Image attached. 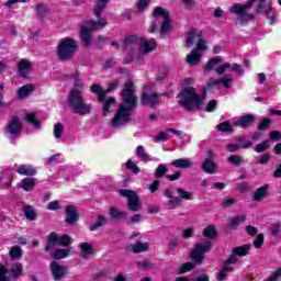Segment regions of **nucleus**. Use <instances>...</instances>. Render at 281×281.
Masks as SVG:
<instances>
[{"instance_id":"obj_41","label":"nucleus","mask_w":281,"mask_h":281,"mask_svg":"<svg viewBox=\"0 0 281 281\" xmlns=\"http://www.w3.org/2000/svg\"><path fill=\"white\" fill-rule=\"evenodd\" d=\"M228 164H232V166H243L245 165V158L243 156L232 155L228 157Z\"/></svg>"},{"instance_id":"obj_55","label":"nucleus","mask_w":281,"mask_h":281,"mask_svg":"<svg viewBox=\"0 0 281 281\" xmlns=\"http://www.w3.org/2000/svg\"><path fill=\"white\" fill-rule=\"evenodd\" d=\"M25 122L32 124L33 126H36V114L34 112L26 113Z\"/></svg>"},{"instance_id":"obj_51","label":"nucleus","mask_w":281,"mask_h":281,"mask_svg":"<svg viewBox=\"0 0 281 281\" xmlns=\"http://www.w3.org/2000/svg\"><path fill=\"white\" fill-rule=\"evenodd\" d=\"M217 130L221 133H232L234 130L232 128V124L229 122H223L217 125Z\"/></svg>"},{"instance_id":"obj_56","label":"nucleus","mask_w":281,"mask_h":281,"mask_svg":"<svg viewBox=\"0 0 281 281\" xmlns=\"http://www.w3.org/2000/svg\"><path fill=\"white\" fill-rule=\"evenodd\" d=\"M238 255L236 254H232L226 261H224V265L227 266V265H238Z\"/></svg>"},{"instance_id":"obj_19","label":"nucleus","mask_w":281,"mask_h":281,"mask_svg":"<svg viewBox=\"0 0 281 281\" xmlns=\"http://www.w3.org/2000/svg\"><path fill=\"white\" fill-rule=\"evenodd\" d=\"M142 104L144 106H149V109L157 106V104H159V94L144 93L142 97Z\"/></svg>"},{"instance_id":"obj_2","label":"nucleus","mask_w":281,"mask_h":281,"mask_svg":"<svg viewBox=\"0 0 281 281\" xmlns=\"http://www.w3.org/2000/svg\"><path fill=\"white\" fill-rule=\"evenodd\" d=\"M201 36L202 32L199 30L191 29L189 31L186 47H192V45L196 43V48L187 55V63L189 65H199V63H201V52H205L207 49V43H205V40L201 38Z\"/></svg>"},{"instance_id":"obj_18","label":"nucleus","mask_w":281,"mask_h":281,"mask_svg":"<svg viewBox=\"0 0 281 281\" xmlns=\"http://www.w3.org/2000/svg\"><path fill=\"white\" fill-rule=\"evenodd\" d=\"M32 71V61L30 59L22 58L18 63V75L20 78H27V75Z\"/></svg>"},{"instance_id":"obj_35","label":"nucleus","mask_w":281,"mask_h":281,"mask_svg":"<svg viewBox=\"0 0 281 281\" xmlns=\"http://www.w3.org/2000/svg\"><path fill=\"white\" fill-rule=\"evenodd\" d=\"M65 133V125L63 123L58 122L53 127V135L55 139H61L63 135Z\"/></svg>"},{"instance_id":"obj_9","label":"nucleus","mask_w":281,"mask_h":281,"mask_svg":"<svg viewBox=\"0 0 281 281\" xmlns=\"http://www.w3.org/2000/svg\"><path fill=\"white\" fill-rule=\"evenodd\" d=\"M232 67V64L224 63L221 56H215L209 60V63L203 67L204 74H210L211 71H215L218 76H223L227 69Z\"/></svg>"},{"instance_id":"obj_20","label":"nucleus","mask_w":281,"mask_h":281,"mask_svg":"<svg viewBox=\"0 0 281 281\" xmlns=\"http://www.w3.org/2000/svg\"><path fill=\"white\" fill-rule=\"evenodd\" d=\"M36 90V87L34 85H25L18 89L16 97L19 100H25V98H30Z\"/></svg>"},{"instance_id":"obj_12","label":"nucleus","mask_w":281,"mask_h":281,"mask_svg":"<svg viewBox=\"0 0 281 281\" xmlns=\"http://www.w3.org/2000/svg\"><path fill=\"white\" fill-rule=\"evenodd\" d=\"M154 16L155 19H162V23L160 26V33L161 34H168L170 30H172V24L170 23V13L161 7H158L154 10Z\"/></svg>"},{"instance_id":"obj_30","label":"nucleus","mask_w":281,"mask_h":281,"mask_svg":"<svg viewBox=\"0 0 281 281\" xmlns=\"http://www.w3.org/2000/svg\"><path fill=\"white\" fill-rule=\"evenodd\" d=\"M136 157H138V159H140V161H144L145 164H147V161H151L150 155L146 153V149L143 145H138L136 147Z\"/></svg>"},{"instance_id":"obj_34","label":"nucleus","mask_w":281,"mask_h":281,"mask_svg":"<svg viewBox=\"0 0 281 281\" xmlns=\"http://www.w3.org/2000/svg\"><path fill=\"white\" fill-rule=\"evenodd\" d=\"M106 221H108L106 216L98 215L97 222L91 224L89 227L90 232H95V229L100 227H104V225H106Z\"/></svg>"},{"instance_id":"obj_49","label":"nucleus","mask_w":281,"mask_h":281,"mask_svg":"<svg viewBox=\"0 0 281 281\" xmlns=\"http://www.w3.org/2000/svg\"><path fill=\"white\" fill-rule=\"evenodd\" d=\"M256 159H257V164L265 166L269 164V161L271 160V154L265 153L263 155L256 157Z\"/></svg>"},{"instance_id":"obj_44","label":"nucleus","mask_w":281,"mask_h":281,"mask_svg":"<svg viewBox=\"0 0 281 281\" xmlns=\"http://www.w3.org/2000/svg\"><path fill=\"white\" fill-rule=\"evenodd\" d=\"M168 170L169 169L166 167V165H158L154 172V177H156V179H161V177H164Z\"/></svg>"},{"instance_id":"obj_21","label":"nucleus","mask_w":281,"mask_h":281,"mask_svg":"<svg viewBox=\"0 0 281 281\" xmlns=\"http://www.w3.org/2000/svg\"><path fill=\"white\" fill-rule=\"evenodd\" d=\"M76 254V249L74 247L66 248V249H57L52 255L54 260H63L64 258H69V256H74Z\"/></svg>"},{"instance_id":"obj_14","label":"nucleus","mask_w":281,"mask_h":281,"mask_svg":"<svg viewBox=\"0 0 281 281\" xmlns=\"http://www.w3.org/2000/svg\"><path fill=\"white\" fill-rule=\"evenodd\" d=\"M257 12L259 14H265V16L270 20V25H273V23H276V14H273L270 0H259V3L257 5Z\"/></svg>"},{"instance_id":"obj_15","label":"nucleus","mask_w":281,"mask_h":281,"mask_svg":"<svg viewBox=\"0 0 281 281\" xmlns=\"http://www.w3.org/2000/svg\"><path fill=\"white\" fill-rule=\"evenodd\" d=\"M21 131H23V122H21V119L18 115L11 116L7 127L9 135H12V137H19V135H21Z\"/></svg>"},{"instance_id":"obj_27","label":"nucleus","mask_w":281,"mask_h":281,"mask_svg":"<svg viewBox=\"0 0 281 281\" xmlns=\"http://www.w3.org/2000/svg\"><path fill=\"white\" fill-rule=\"evenodd\" d=\"M254 120H256V116L254 115L241 116L238 121L234 123V125L247 128L248 126H251V124H254Z\"/></svg>"},{"instance_id":"obj_48","label":"nucleus","mask_w":281,"mask_h":281,"mask_svg":"<svg viewBox=\"0 0 281 281\" xmlns=\"http://www.w3.org/2000/svg\"><path fill=\"white\" fill-rule=\"evenodd\" d=\"M23 266L19 262L11 267V273L14 279L19 278L22 273Z\"/></svg>"},{"instance_id":"obj_54","label":"nucleus","mask_w":281,"mask_h":281,"mask_svg":"<svg viewBox=\"0 0 281 281\" xmlns=\"http://www.w3.org/2000/svg\"><path fill=\"white\" fill-rule=\"evenodd\" d=\"M207 89H218L221 87V79L211 78L206 83Z\"/></svg>"},{"instance_id":"obj_22","label":"nucleus","mask_w":281,"mask_h":281,"mask_svg":"<svg viewBox=\"0 0 281 281\" xmlns=\"http://www.w3.org/2000/svg\"><path fill=\"white\" fill-rule=\"evenodd\" d=\"M78 221V210L74 205L66 207V223L68 225H74Z\"/></svg>"},{"instance_id":"obj_23","label":"nucleus","mask_w":281,"mask_h":281,"mask_svg":"<svg viewBox=\"0 0 281 281\" xmlns=\"http://www.w3.org/2000/svg\"><path fill=\"white\" fill-rule=\"evenodd\" d=\"M202 170L206 172L207 175H216L218 172V167L216 166V162H214L212 159L207 158L202 164Z\"/></svg>"},{"instance_id":"obj_10","label":"nucleus","mask_w":281,"mask_h":281,"mask_svg":"<svg viewBox=\"0 0 281 281\" xmlns=\"http://www.w3.org/2000/svg\"><path fill=\"white\" fill-rule=\"evenodd\" d=\"M255 2L256 0H248L245 4H234L231 8V12H233V14H237V20L241 25L245 21L254 19V14H249L247 11Z\"/></svg>"},{"instance_id":"obj_37","label":"nucleus","mask_w":281,"mask_h":281,"mask_svg":"<svg viewBox=\"0 0 281 281\" xmlns=\"http://www.w3.org/2000/svg\"><path fill=\"white\" fill-rule=\"evenodd\" d=\"M90 91H91V93H95V95L99 97V99H98L99 101H100L101 95H103V98H106V90H104L102 88V86H100L98 83L92 85L90 87Z\"/></svg>"},{"instance_id":"obj_4","label":"nucleus","mask_w":281,"mask_h":281,"mask_svg":"<svg viewBox=\"0 0 281 281\" xmlns=\"http://www.w3.org/2000/svg\"><path fill=\"white\" fill-rule=\"evenodd\" d=\"M68 104L77 115H89L91 113V104L85 102L80 91L71 90L68 95Z\"/></svg>"},{"instance_id":"obj_40","label":"nucleus","mask_w":281,"mask_h":281,"mask_svg":"<svg viewBox=\"0 0 281 281\" xmlns=\"http://www.w3.org/2000/svg\"><path fill=\"white\" fill-rule=\"evenodd\" d=\"M267 196V187H260L254 193V201H262Z\"/></svg>"},{"instance_id":"obj_58","label":"nucleus","mask_w":281,"mask_h":281,"mask_svg":"<svg viewBox=\"0 0 281 281\" xmlns=\"http://www.w3.org/2000/svg\"><path fill=\"white\" fill-rule=\"evenodd\" d=\"M160 186H161V181L155 180L154 182H151V183L148 186V190H149V192H151L153 194H155V192L159 190V187H160Z\"/></svg>"},{"instance_id":"obj_59","label":"nucleus","mask_w":281,"mask_h":281,"mask_svg":"<svg viewBox=\"0 0 281 281\" xmlns=\"http://www.w3.org/2000/svg\"><path fill=\"white\" fill-rule=\"evenodd\" d=\"M229 69H232L234 74H238L239 76H243V74H245V69H243V66L238 64L231 65Z\"/></svg>"},{"instance_id":"obj_25","label":"nucleus","mask_w":281,"mask_h":281,"mask_svg":"<svg viewBox=\"0 0 281 281\" xmlns=\"http://www.w3.org/2000/svg\"><path fill=\"white\" fill-rule=\"evenodd\" d=\"M79 248L81 251V258L89 260V258H91V256H93V245H91L89 243H81V244H79Z\"/></svg>"},{"instance_id":"obj_63","label":"nucleus","mask_w":281,"mask_h":281,"mask_svg":"<svg viewBox=\"0 0 281 281\" xmlns=\"http://www.w3.org/2000/svg\"><path fill=\"white\" fill-rule=\"evenodd\" d=\"M194 236V228L189 227L182 232V238H192Z\"/></svg>"},{"instance_id":"obj_33","label":"nucleus","mask_w":281,"mask_h":281,"mask_svg":"<svg viewBox=\"0 0 281 281\" xmlns=\"http://www.w3.org/2000/svg\"><path fill=\"white\" fill-rule=\"evenodd\" d=\"M110 216L112 218H114L115 221H120L122 218H126V212L117 209V207H110V212H109Z\"/></svg>"},{"instance_id":"obj_32","label":"nucleus","mask_w":281,"mask_h":281,"mask_svg":"<svg viewBox=\"0 0 281 281\" xmlns=\"http://www.w3.org/2000/svg\"><path fill=\"white\" fill-rule=\"evenodd\" d=\"M18 175H24L26 177H32L35 175V170L34 167L30 166V165H21L18 169H16Z\"/></svg>"},{"instance_id":"obj_16","label":"nucleus","mask_w":281,"mask_h":281,"mask_svg":"<svg viewBox=\"0 0 281 281\" xmlns=\"http://www.w3.org/2000/svg\"><path fill=\"white\" fill-rule=\"evenodd\" d=\"M50 271L54 280H63L66 273H69V268L67 266H60L56 261L50 262Z\"/></svg>"},{"instance_id":"obj_57","label":"nucleus","mask_w":281,"mask_h":281,"mask_svg":"<svg viewBox=\"0 0 281 281\" xmlns=\"http://www.w3.org/2000/svg\"><path fill=\"white\" fill-rule=\"evenodd\" d=\"M246 218H247V216H245V215L234 217L231 221V226L236 227V225H240V223H245Z\"/></svg>"},{"instance_id":"obj_24","label":"nucleus","mask_w":281,"mask_h":281,"mask_svg":"<svg viewBox=\"0 0 281 281\" xmlns=\"http://www.w3.org/2000/svg\"><path fill=\"white\" fill-rule=\"evenodd\" d=\"M171 166L175 168H192L194 162L192 161V158H178L171 161Z\"/></svg>"},{"instance_id":"obj_53","label":"nucleus","mask_w":281,"mask_h":281,"mask_svg":"<svg viewBox=\"0 0 281 281\" xmlns=\"http://www.w3.org/2000/svg\"><path fill=\"white\" fill-rule=\"evenodd\" d=\"M194 263L187 262L180 266L179 273H188V271H192L194 269Z\"/></svg>"},{"instance_id":"obj_11","label":"nucleus","mask_w":281,"mask_h":281,"mask_svg":"<svg viewBox=\"0 0 281 281\" xmlns=\"http://www.w3.org/2000/svg\"><path fill=\"white\" fill-rule=\"evenodd\" d=\"M119 192L121 196H125V199H127V205L132 212H139V210H142V202H139V198L135 191L122 189Z\"/></svg>"},{"instance_id":"obj_38","label":"nucleus","mask_w":281,"mask_h":281,"mask_svg":"<svg viewBox=\"0 0 281 281\" xmlns=\"http://www.w3.org/2000/svg\"><path fill=\"white\" fill-rule=\"evenodd\" d=\"M36 184V182L34 181V179L32 178H25L21 181V188H23V190H25L26 192H30V190L34 189V186Z\"/></svg>"},{"instance_id":"obj_61","label":"nucleus","mask_w":281,"mask_h":281,"mask_svg":"<svg viewBox=\"0 0 281 281\" xmlns=\"http://www.w3.org/2000/svg\"><path fill=\"white\" fill-rule=\"evenodd\" d=\"M270 125H271V119H263L259 123V131H267V128H269Z\"/></svg>"},{"instance_id":"obj_47","label":"nucleus","mask_w":281,"mask_h":281,"mask_svg":"<svg viewBox=\"0 0 281 281\" xmlns=\"http://www.w3.org/2000/svg\"><path fill=\"white\" fill-rule=\"evenodd\" d=\"M49 9H47V7H45L44 4H37V9H36V15L37 19H45V15L48 14Z\"/></svg>"},{"instance_id":"obj_26","label":"nucleus","mask_w":281,"mask_h":281,"mask_svg":"<svg viewBox=\"0 0 281 281\" xmlns=\"http://www.w3.org/2000/svg\"><path fill=\"white\" fill-rule=\"evenodd\" d=\"M250 249H251V244H246V245L233 248V254L237 255L238 258H243L245 256H249Z\"/></svg>"},{"instance_id":"obj_36","label":"nucleus","mask_w":281,"mask_h":281,"mask_svg":"<svg viewBox=\"0 0 281 281\" xmlns=\"http://www.w3.org/2000/svg\"><path fill=\"white\" fill-rule=\"evenodd\" d=\"M216 226L214 225H209L206 226L203 232H202V236H204V238H216Z\"/></svg>"},{"instance_id":"obj_13","label":"nucleus","mask_w":281,"mask_h":281,"mask_svg":"<svg viewBox=\"0 0 281 281\" xmlns=\"http://www.w3.org/2000/svg\"><path fill=\"white\" fill-rule=\"evenodd\" d=\"M74 243V239H71V236L69 235H58L56 233H52L48 236V247H46V250L49 251V247L52 245H60L61 247H69Z\"/></svg>"},{"instance_id":"obj_8","label":"nucleus","mask_w":281,"mask_h":281,"mask_svg":"<svg viewBox=\"0 0 281 281\" xmlns=\"http://www.w3.org/2000/svg\"><path fill=\"white\" fill-rule=\"evenodd\" d=\"M210 251H212V241L198 243L190 252V258L194 265H201L205 260V254H210Z\"/></svg>"},{"instance_id":"obj_52","label":"nucleus","mask_w":281,"mask_h":281,"mask_svg":"<svg viewBox=\"0 0 281 281\" xmlns=\"http://www.w3.org/2000/svg\"><path fill=\"white\" fill-rule=\"evenodd\" d=\"M269 149V140H263L255 147V153H265Z\"/></svg>"},{"instance_id":"obj_5","label":"nucleus","mask_w":281,"mask_h":281,"mask_svg":"<svg viewBox=\"0 0 281 281\" xmlns=\"http://www.w3.org/2000/svg\"><path fill=\"white\" fill-rule=\"evenodd\" d=\"M137 43H139L140 50H143L145 54H148L149 52H155V49H157V43L155 42V40L140 38L138 41L137 36L135 35H130L125 37L122 43V49H133V47H135Z\"/></svg>"},{"instance_id":"obj_62","label":"nucleus","mask_w":281,"mask_h":281,"mask_svg":"<svg viewBox=\"0 0 281 281\" xmlns=\"http://www.w3.org/2000/svg\"><path fill=\"white\" fill-rule=\"evenodd\" d=\"M278 278H281V268H278L274 272H272L270 278L265 279L263 281H278Z\"/></svg>"},{"instance_id":"obj_6","label":"nucleus","mask_w":281,"mask_h":281,"mask_svg":"<svg viewBox=\"0 0 281 281\" xmlns=\"http://www.w3.org/2000/svg\"><path fill=\"white\" fill-rule=\"evenodd\" d=\"M109 23L106 18H101L99 21L90 20L81 27L80 37L83 41V45L89 47L91 45V32L95 30H104Z\"/></svg>"},{"instance_id":"obj_42","label":"nucleus","mask_w":281,"mask_h":281,"mask_svg":"<svg viewBox=\"0 0 281 281\" xmlns=\"http://www.w3.org/2000/svg\"><path fill=\"white\" fill-rule=\"evenodd\" d=\"M232 271H234V267L224 265V268L217 273V280L218 281L227 280V273Z\"/></svg>"},{"instance_id":"obj_60","label":"nucleus","mask_w":281,"mask_h":281,"mask_svg":"<svg viewBox=\"0 0 281 281\" xmlns=\"http://www.w3.org/2000/svg\"><path fill=\"white\" fill-rule=\"evenodd\" d=\"M263 243H265V235L259 234L256 240L254 241V246L256 247V249H260Z\"/></svg>"},{"instance_id":"obj_45","label":"nucleus","mask_w":281,"mask_h":281,"mask_svg":"<svg viewBox=\"0 0 281 281\" xmlns=\"http://www.w3.org/2000/svg\"><path fill=\"white\" fill-rule=\"evenodd\" d=\"M177 194L180 196L179 199H184L186 201H190V199H192L193 194L190 191H186L181 188H177L176 189Z\"/></svg>"},{"instance_id":"obj_1","label":"nucleus","mask_w":281,"mask_h":281,"mask_svg":"<svg viewBox=\"0 0 281 281\" xmlns=\"http://www.w3.org/2000/svg\"><path fill=\"white\" fill-rule=\"evenodd\" d=\"M135 85L133 80H127L125 83V88L122 91V100L121 103L111 121L113 128H120V126H124V124H128L131 122V111H135L137 109V97H135Z\"/></svg>"},{"instance_id":"obj_3","label":"nucleus","mask_w":281,"mask_h":281,"mask_svg":"<svg viewBox=\"0 0 281 281\" xmlns=\"http://www.w3.org/2000/svg\"><path fill=\"white\" fill-rule=\"evenodd\" d=\"M179 104L187 109V111H192V109H201L203 104V98L196 93V90L192 87L186 88L179 94Z\"/></svg>"},{"instance_id":"obj_29","label":"nucleus","mask_w":281,"mask_h":281,"mask_svg":"<svg viewBox=\"0 0 281 281\" xmlns=\"http://www.w3.org/2000/svg\"><path fill=\"white\" fill-rule=\"evenodd\" d=\"M149 247L150 245L148 243L138 240L132 246V251L134 254H142L144 251H148Z\"/></svg>"},{"instance_id":"obj_43","label":"nucleus","mask_w":281,"mask_h":281,"mask_svg":"<svg viewBox=\"0 0 281 281\" xmlns=\"http://www.w3.org/2000/svg\"><path fill=\"white\" fill-rule=\"evenodd\" d=\"M220 82L225 87V89H231L232 83L234 82V77L232 75H225L220 78Z\"/></svg>"},{"instance_id":"obj_31","label":"nucleus","mask_w":281,"mask_h":281,"mask_svg":"<svg viewBox=\"0 0 281 281\" xmlns=\"http://www.w3.org/2000/svg\"><path fill=\"white\" fill-rule=\"evenodd\" d=\"M22 211L24 213L25 218H27L29 221H35L36 220V210H34V206H32L30 204H25L22 207Z\"/></svg>"},{"instance_id":"obj_39","label":"nucleus","mask_w":281,"mask_h":281,"mask_svg":"<svg viewBox=\"0 0 281 281\" xmlns=\"http://www.w3.org/2000/svg\"><path fill=\"white\" fill-rule=\"evenodd\" d=\"M9 256L11 260H19L23 256V250L19 246H13L9 251Z\"/></svg>"},{"instance_id":"obj_17","label":"nucleus","mask_w":281,"mask_h":281,"mask_svg":"<svg viewBox=\"0 0 281 281\" xmlns=\"http://www.w3.org/2000/svg\"><path fill=\"white\" fill-rule=\"evenodd\" d=\"M100 104H102V111H103V115L104 117H108V115L110 113H113V106L115 105V98L110 97L106 98V95H101L99 99Z\"/></svg>"},{"instance_id":"obj_7","label":"nucleus","mask_w":281,"mask_h":281,"mask_svg":"<svg viewBox=\"0 0 281 281\" xmlns=\"http://www.w3.org/2000/svg\"><path fill=\"white\" fill-rule=\"evenodd\" d=\"M76 52H78V42L70 37L61 40L57 46L59 60H71Z\"/></svg>"},{"instance_id":"obj_46","label":"nucleus","mask_w":281,"mask_h":281,"mask_svg":"<svg viewBox=\"0 0 281 281\" xmlns=\"http://www.w3.org/2000/svg\"><path fill=\"white\" fill-rule=\"evenodd\" d=\"M168 139H170V132H168V130L158 133V135L154 137V142H168Z\"/></svg>"},{"instance_id":"obj_28","label":"nucleus","mask_w":281,"mask_h":281,"mask_svg":"<svg viewBox=\"0 0 281 281\" xmlns=\"http://www.w3.org/2000/svg\"><path fill=\"white\" fill-rule=\"evenodd\" d=\"M109 3V0H95L93 5V12L94 15L100 16L102 12L106 9V4Z\"/></svg>"},{"instance_id":"obj_64","label":"nucleus","mask_w":281,"mask_h":281,"mask_svg":"<svg viewBox=\"0 0 281 281\" xmlns=\"http://www.w3.org/2000/svg\"><path fill=\"white\" fill-rule=\"evenodd\" d=\"M60 207H63L60 205V201H53V202L48 203V205H47V209L52 210V211L60 210Z\"/></svg>"},{"instance_id":"obj_50","label":"nucleus","mask_w":281,"mask_h":281,"mask_svg":"<svg viewBox=\"0 0 281 281\" xmlns=\"http://www.w3.org/2000/svg\"><path fill=\"white\" fill-rule=\"evenodd\" d=\"M126 168L128 170H132L134 175H139V172H142V169L139 168V166H137V164H135V161L133 160H127Z\"/></svg>"}]
</instances>
